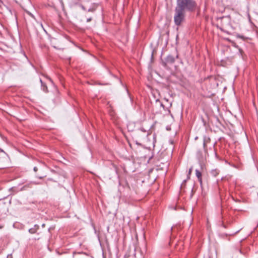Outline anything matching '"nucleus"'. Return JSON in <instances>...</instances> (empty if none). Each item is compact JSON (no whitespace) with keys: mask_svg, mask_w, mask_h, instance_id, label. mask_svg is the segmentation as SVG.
<instances>
[{"mask_svg":"<svg viewBox=\"0 0 258 258\" xmlns=\"http://www.w3.org/2000/svg\"><path fill=\"white\" fill-rule=\"evenodd\" d=\"M176 7L185 11L193 12L197 7V3L194 0H177Z\"/></svg>","mask_w":258,"mask_h":258,"instance_id":"obj_1","label":"nucleus"},{"mask_svg":"<svg viewBox=\"0 0 258 258\" xmlns=\"http://www.w3.org/2000/svg\"><path fill=\"white\" fill-rule=\"evenodd\" d=\"M185 12L175 7V14L174 16V22L177 26H180L184 21L185 18Z\"/></svg>","mask_w":258,"mask_h":258,"instance_id":"obj_2","label":"nucleus"},{"mask_svg":"<svg viewBox=\"0 0 258 258\" xmlns=\"http://www.w3.org/2000/svg\"><path fill=\"white\" fill-rule=\"evenodd\" d=\"M210 141H211V140H210V138L209 137H204V138L203 147H204V150L205 151H207L206 145H207V144L210 143Z\"/></svg>","mask_w":258,"mask_h":258,"instance_id":"obj_3","label":"nucleus"},{"mask_svg":"<svg viewBox=\"0 0 258 258\" xmlns=\"http://www.w3.org/2000/svg\"><path fill=\"white\" fill-rule=\"evenodd\" d=\"M39 229V226L37 225H35L33 228L29 229V232L31 234H34L36 232L37 230Z\"/></svg>","mask_w":258,"mask_h":258,"instance_id":"obj_4","label":"nucleus"},{"mask_svg":"<svg viewBox=\"0 0 258 258\" xmlns=\"http://www.w3.org/2000/svg\"><path fill=\"white\" fill-rule=\"evenodd\" d=\"M175 57L172 55H168L166 58V61L168 63H172L175 61Z\"/></svg>","mask_w":258,"mask_h":258,"instance_id":"obj_5","label":"nucleus"},{"mask_svg":"<svg viewBox=\"0 0 258 258\" xmlns=\"http://www.w3.org/2000/svg\"><path fill=\"white\" fill-rule=\"evenodd\" d=\"M196 174L197 177H198L199 180L201 182L202 181V173L198 169L196 170Z\"/></svg>","mask_w":258,"mask_h":258,"instance_id":"obj_6","label":"nucleus"},{"mask_svg":"<svg viewBox=\"0 0 258 258\" xmlns=\"http://www.w3.org/2000/svg\"><path fill=\"white\" fill-rule=\"evenodd\" d=\"M211 173L214 176H216L219 174V171L217 170H213L211 171Z\"/></svg>","mask_w":258,"mask_h":258,"instance_id":"obj_7","label":"nucleus"},{"mask_svg":"<svg viewBox=\"0 0 258 258\" xmlns=\"http://www.w3.org/2000/svg\"><path fill=\"white\" fill-rule=\"evenodd\" d=\"M237 37L240 38L241 39H244V37L243 36H241L239 34L237 35Z\"/></svg>","mask_w":258,"mask_h":258,"instance_id":"obj_8","label":"nucleus"},{"mask_svg":"<svg viewBox=\"0 0 258 258\" xmlns=\"http://www.w3.org/2000/svg\"><path fill=\"white\" fill-rule=\"evenodd\" d=\"M192 167H191L189 169V172H188V175H190L192 172Z\"/></svg>","mask_w":258,"mask_h":258,"instance_id":"obj_9","label":"nucleus"},{"mask_svg":"<svg viewBox=\"0 0 258 258\" xmlns=\"http://www.w3.org/2000/svg\"><path fill=\"white\" fill-rule=\"evenodd\" d=\"M47 89V87L46 86H44L43 87V90L44 91H46Z\"/></svg>","mask_w":258,"mask_h":258,"instance_id":"obj_10","label":"nucleus"},{"mask_svg":"<svg viewBox=\"0 0 258 258\" xmlns=\"http://www.w3.org/2000/svg\"><path fill=\"white\" fill-rule=\"evenodd\" d=\"M7 258H13L12 255V254H8L7 255Z\"/></svg>","mask_w":258,"mask_h":258,"instance_id":"obj_11","label":"nucleus"},{"mask_svg":"<svg viewBox=\"0 0 258 258\" xmlns=\"http://www.w3.org/2000/svg\"><path fill=\"white\" fill-rule=\"evenodd\" d=\"M33 170H34V171L35 172H36L37 171V170H38V168L36 167H34V168H33Z\"/></svg>","mask_w":258,"mask_h":258,"instance_id":"obj_12","label":"nucleus"},{"mask_svg":"<svg viewBox=\"0 0 258 258\" xmlns=\"http://www.w3.org/2000/svg\"><path fill=\"white\" fill-rule=\"evenodd\" d=\"M91 21V18H88V19H87V22H90Z\"/></svg>","mask_w":258,"mask_h":258,"instance_id":"obj_13","label":"nucleus"},{"mask_svg":"<svg viewBox=\"0 0 258 258\" xmlns=\"http://www.w3.org/2000/svg\"><path fill=\"white\" fill-rule=\"evenodd\" d=\"M176 228H177V225L173 226L172 229H175Z\"/></svg>","mask_w":258,"mask_h":258,"instance_id":"obj_14","label":"nucleus"},{"mask_svg":"<svg viewBox=\"0 0 258 258\" xmlns=\"http://www.w3.org/2000/svg\"><path fill=\"white\" fill-rule=\"evenodd\" d=\"M3 227V226L0 225V229H2Z\"/></svg>","mask_w":258,"mask_h":258,"instance_id":"obj_15","label":"nucleus"},{"mask_svg":"<svg viewBox=\"0 0 258 258\" xmlns=\"http://www.w3.org/2000/svg\"><path fill=\"white\" fill-rule=\"evenodd\" d=\"M40 82H41V84H42V85H43V83H42V80H40Z\"/></svg>","mask_w":258,"mask_h":258,"instance_id":"obj_16","label":"nucleus"},{"mask_svg":"<svg viewBox=\"0 0 258 258\" xmlns=\"http://www.w3.org/2000/svg\"><path fill=\"white\" fill-rule=\"evenodd\" d=\"M136 143H137V144H138V145H141L140 144H139V143H137V142Z\"/></svg>","mask_w":258,"mask_h":258,"instance_id":"obj_17","label":"nucleus"}]
</instances>
